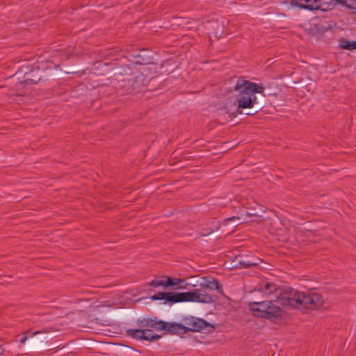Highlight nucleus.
<instances>
[{
  "instance_id": "obj_1",
  "label": "nucleus",
  "mask_w": 356,
  "mask_h": 356,
  "mask_svg": "<svg viewBox=\"0 0 356 356\" xmlns=\"http://www.w3.org/2000/svg\"><path fill=\"white\" fill-rule=\"evenodd\" d=\"M227 83L229 85V92H237L235 95L236 99L234 101H227L224 106L226 113L229 116L236 117L238 114L243 113V109H250V112H247V115H253L259 111L258 100L256 97L257 93H263L264 86L263 84H259L245 80L243 77L230 78Z\"/></svg>"
},
{
  "instance_id": "obj_2",
  "label": "nucleus",
  "mask_w": 356,
  "mask_h": 356,
  "mask_svg": "<svg viewBox=\"0 0 356 356\" xmlns=\"http://www.w3.org/2000/svg\"><path fill=\"white\" fill-rule=\"evenodd\" d=\"M186 325L178 323H168L158 319L156 317L143 318L137 321V325L140 327H152L156 330H163L168 333H186L187 331L211 332L214 326L204 319L191 316L185 320Z\"/></svg>"
},
{
  "instance_id": "obj_3",
  "label": "nucleus",
  "mask_w": 356,
  "mask_h": 356,
  "mask_svg": "<svg viewBox=\"0 0 356 356\" xmlns=\"http://www.w3.org/2000/svg\"><path fill=\"white\" fill-rule=\"evenodd\" d=\"M152 300H165L171 304L181 302H194L209 304L213 302V297L202 289L188 292H159L151 297Z\"/></svg>"
},
{
  "instance_id": "obj_4",
  "label": "nucleus",
  "mask_w": 356,
  "mask_h": 356,
  "mask_svg": "<svg viewBox=\"0 0 356 356\" xmlns=\"http://www.w3.org/2000/svg\"><path fill=\"white\" fill-rule=\"evenodd\" d=\"M284 304L291 306L296 304L305 309H314L323 304V298L317 293H306L291 289Z\"/></svg>"
},
{
  "instance_id": "obj_5",
  "label": "nucleus",
  "mask_w": 356,
  "mask_h": 356,
  "mask_svg": "<svg viewBox=\"0 0 356 356\" xmlns=\"http://www.w3.org/2000/svg\"><path fill=\"white\" fill-rule=\"evenodd\" d=\"M259 258L249 254H238L232 258L229 268L243 269L257 266L261 263Z\"/></svg>"
},
{
  "instance_id": "obj_6",
  "label": "nucleus",
  "mask_w": 356,
  "mask_h": 356,
  "mask_svg": "<svg viewBox=\"0 0 356 356\" xmlns=\"http://www.w3.org/2000/svg\"><path fill=\"white\" fill-rule=\"evenodd\" d=\"M24 74V79L21 81L22 83L33 84L38 83L41 78L40 69L31 67L29 66H22L16 73L17 75Z\"/></svg>"
},
{
  "instance_id": "obj_7",
  "label": "nucleus",
  "mask_w": 356,
  "mask_h": 356,
  "mask_svg": "<svg viewBox=\"0 0 356 356\" xmlns=\"http://www.w3.org/2000/svg\"><path fill=\"white\" fill-rule=\"evenodd\" d=\"M127 334L134 339L150 342L159 340L161 337V335L154 334L152 330L148 329H129Z\"/></svg>"
},
{
  "instance_id": "obj_8",
  "label": "nucleus",
  "mask_w": 356,
  "mask_h": 356,
  "mask_svg": "<svg viewBox=\"0 0 356 356\" xmlns=\"http://www.w3.org/2000/svg\"><path fill=\"white\" fill-rule=\"evenodd\" d=\"M268 300L259 302H250L248 304L250 309L254 316L265 318Z\"/></svg>"
},
{
  "instance_id": "obj_9",
  "label": "nucleus",
  "mask_w": 356,
  "mask_h": 356,
  "mask_svg": "<svg viewBox=\"0 0 356 356\" xmlns=\"http://www.w3.org/2000/svg\"><path fill=\"white\" fill-rule=\"evenodd\" d=\"M266 307V312L268 313L265 314V318L266 319L273 321L281 317L283 314L282 307L275 305L272 299L268 300Z\"/></svg>"
},
{
  "instance_id": "obj_10",
  "label": "nucleus",
  "mask_w": 356,
  "mask_h": 356,
  "mask_svg": "<svg viewBox=\"0 0 356 356\" xmlns=\"http://www.w3.org/2000/svg\"><path fill=\"white\" fill-rule=\"evenodd\" d=\"M255 291L261 293L266 298H270L273 293H275V297H277V289L275 284L266 282L259 284L255 289Z\"/></svg>"
},
{
  "instance_id": "obj_11",
  "label": "nucleus",
  "mask_w": 356,
  "mask_h": 356,
  "mask_svg": "<svg viewBox=\"0 0 356 356\" xmlns=\"http://www.w3.org/2000/svg\"><path fill=\"white\" fill-rule=\"evenodd\" d=\"M339 0H316L315 1V10H321L326 12L332 10L336 5L339 4Z\"/></svg>"
},
{
  "instance_id": "obj_12",
  "label": "nucleus",
  "mask_w": 356,
  "mask_h": 356,
  "mask_svg": "<svg viewBox=\"0 0 356 356\" xmlns=\"http://www.w3.org/2000/svg\"><path fill=\"white\" fill-rule=\"evenodd\" d=\"M316 1V0H291V4L293 6L314 10H315L314 7Z\"/></svg>"
},
{
  "instance_id": "obj_13",
  "label": "nucleus",
  "mask_w": 356,
  "mask_h": 356,
  "mask_svg": "<svg viewBox=\"0 0 356 356\" xmlns=\"http://www.w3.org/2000/svg\"><path fill=\"white\" fill-rule=\"evenodd\" d=\"M201 289L213 290L216 289L219 292H222V286L220 284L217 279H213L211 281H207L204 283L200 284Z\"/></svg>"
},
{
  "instance_id": "obj_14",
  "label": "nucleus",
  "mask_w": 356,
  "mask_h": 356,
  "mask_svg": "<svg viewBox=\"0 0 356 356\" xmlns=\"http://www.w3.org/2000/svg\"><path fill=\"white\" fill-rule=\"evenodd\" d=\"M165 280V277H159L154 279V280H152L151 282H148L147 284V286H150L154 288H157L159 286L166 288Z\"/></svg>"
},
{
  "instance_id": "obj_15",
  "label": "nucleus",
  "mask_w": 356,
  "mask_h": 356,
  "mask_svg": "<svg viewBox=\"0 0 356 356\" xmlns=\"http://www.w3.org/2000/svg\"><path fill=\"white\" fill-rule=\"evenodd\" d=\"M339 47L343 49L356 50V41L342 40L339 42Z\"/></svg>"
},
{
  "instance_id": "obj_16",
  "label": "nucleus",
  "mask_w": 356,
  "mask_h": 356,
  "mask_svg": "<svg viewBox=\"0 0 356 356\" xmlns=\"http://www.w3.org/2000/svg\"><path fill=\"white\" fill-rule=\"evenodd\" d=\"M165 283H166V287L170 286H177L179 285L181 283L184 282V280L176 278V277H166Z\"/></svg>"
},
{
  "instance_id": "obj_17",
  "label": "nucleus",
  "mask_w": 356,
  "mask_h": 356,
  "mask_svg": "<svg viewBox=\"0 0 356 356\" xmlns=\"http://www.w3.org/2000/svg\"><path fill=\"white\" fill-rule=\"evenodd\" d=\"M339 4L350 9L356 10V0H339Z\"/></svg>"
},
{
  "instance_id": "obj_18",
  "label": "nucleus",
  "mask_w": 356,
  "mask_h": 356,
  "mask_svg": "<svg viewBox=\"0 0 356 356\" xmlns=\"http://www.w3.org/2000/svg\"><path fill=\"white\" fill-rule=\"evenodd\" d=\"M239 219H240V218L238 216H232L231 218H228L226 220H225V222H231V221H233L235 220H239Z\"/></svg>"
},
{
  "instance_id": "obj_19",
  "label": "nucleus",
  "mask_w": 356,
  "mask_h": 356,
  "mask_svg": "<svg viewBox=\"0 0 356 356\" xmlns=\"http://www.w3.org/2000/svg\"><path fill=\"white\" fill-rule=\"evenodd\" d=\"M27 339H28L27 336L24 335L22 338L19 339V342L22 344H24L26 342V341L27 340Z\"/></svg>"
},
{
  "instance_id": "obj_20",
  "label": "nucleus",
  "mask_w": 356,
  "mask_h": 356,
  "mask_svg": "<svg viewBox=\"0 0 356 356\" xmlns=\"http://www.w3.org/2000/svg\"><path fill=\"white\" fill-rule=\"evenodd\" d=\"M3 352V350L2 348V346L0 345V355H1Z\"/></svg>"
},
{
  "instance_id": "obj_21",
  "label": "nucleus",
  "mask_w": 356,
  "mask_h": 356,
  "mask_svg": "<svg viewBox=\"0 0 356 356\" xmlns=\"http://www.w3.org/2000/svg\"><path fill=\"white\" fill-rule=\"evenodd\" d=\"M40 332H41L40 331H37V332H34L33 334V335H35V334H38V333H40Z\"/></svg>"
}]
</instances>
